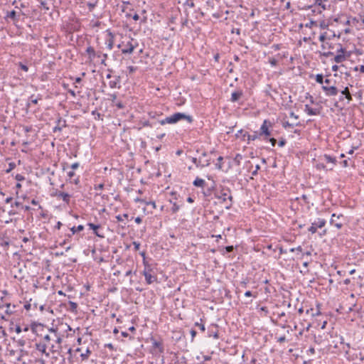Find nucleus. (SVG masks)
I'll return each instance as SVG.
<instances>
[{"label":"nucleus","instance_id":"f257e3e1","mask_svg":"<svg viewBox=\"0 0 364 364\" xmlns=\"http://www.w3.org/2000/svg\"><path fill=\"white\" fill-rule=\"evenodd\" d=\"M214 197L218 199L220 203H227L225 206L226 209H230L233 203V198L231 195V190L230 188L225 186H220L214 193Z\"/></svg>","mask_w":364,"mask_h":364},{"label":"nucleus","instance_id":"f03ea898","mask_svg":"<svg viewBox=\"0 0 364 364\" xmlns=\"http://www.w3.org/2000/svg\"><path fill=\"white\" fill-rule=\"evenodd\" d=\"M183 119H186L190 123L193 122V118L191 116L181 112H176L164 119H159L158 123H159L161 125H165L166 124H176Z\"/></svg>","mask_w":364,"mask_h":364},{"label":"nucleus","instance_id":"7ed1b4c3","mask_svg":"<svg viewBox=\"0 0 364 364\" xmlns=\"http://www.w3.org/2000/svg\"><path fill=\"white\" fill-rule=\"evenodd\" d=\"M90 61L94 60L95 58L100 59V63L105 66L107 65L106 60L108 58L107 53H104L100 50H95L92 46H88L85 50Z\"/></svg>","mask_w":364,"mask_h":364},{"label":"nucleus","instance_id":"20e7f679","mask_svg":"<svg viewBox=\"0 0 364 364\" xmlns=\"http://www.w3.org/2000/svg\"><path fill=\"white\" fill-rule=\"evenodd\" d=\"M134 40L132 38L130 41H128L126 43L123 41L122 43L119 44L117 47L121 48L122 53L123 54H130L132 53L134 48L138 46V43L135 41L133 43Z\"/></svg>","mask_w":364,"mask_h":364},{"label":"nucleus","instance_id":"39448f33","mask_svg":"<svg viewBox=\"0 0 364 364\" xmlns=\"http://www.w3.org/2000/svg\"><path fill=\"white\" fill-rule=\"evenodd\" d=\"M341 220H343V215L342 214L336 215V213H333L331 215L330 224L336 227L338 230H340L343 226V223Z\"/></svg>","mask_w":364,"mask_h":364},{"label":"nucleus","instance_id":"423d86ee","mask_svg":"<svg viewBox=\"0 0 364 364\" xmlns=\"http://www.w3.org/2000/svg\"><path fill=\"white\" fill-rule=\"evenodd\" d=\"M240 136H242L243 140L247 138L248 144L250 141H254L258 138V134L257 132H255L254 134H250L248 132H245L243 129H240L235 134L237 138H239Z\"/></svg>","mask_w":364,"mask_h":364},{"label":"nucleus","instance_id":"0eeeda50","mask_svg":"<svg viewBox=\"0 0 364 364\" xmlns=\"http://www.w3.org/2000/svg\"><path fill=\"white\" fill-rule=\"evenodd\" d=\"M326 220L323 218H318L317 221H314L311 223V225L309 228L308 230L314 234L317 231V228H322L326 225Z\"/></svg>","mask_w":364,"mask_h":364},{"label":"nucleus","instance_id":"6e6552de","mask_svg":"<svg viewBox=\"0 0 364 364\" xmlns=\"http://www.w3.org/2000/svg\"><path fill=\"white\" fill-rule=\"evenodd\" d=\"M271 126H272V124L269 120H267V119L264 120L262 124L261 125V127L259 129V133L258 134V136H262V135H264L266 136H270L271 132L269 130V127H271Z\"/></svg>","mask_w":364,"mask_h":364},{"label":"nucleus","instance_id":"1a4fd4ad","mask_svg":"<svg viewBox=\"0 0 364 364\" xmlns=\"http://www.w3.org/2000/svg\"><path fill=\"white\" fill-rule=\"evenodd\" d=\"M191 161L196 166V167H206L210 164V159H202V157H200L198 159L195 157L191 158Z\"/></svg>","mask_w":364,"mask_h":364},{"label":"nucleus","instance_id":"9d476101","mask_svg":"<svg viewBox=\"0 0 364 364\" xmlns=\"http://www.w3.org/2000/svg\"><path fill=\"white\" fill-rule=\"evenodd\" d=\"M322 90L326 96H336L338 92V90L334 85H323Z\"/></svg>","mask_w":364,"mask_h":364},{"label":"nucleus","instance_id":"9b49d317","mask_svg":"<svg viewBox=\"0 0 364 364\" xmlns=\"http://www.w3.org/2000/svg\"><path fill=\"white\" fill-rule=\"evenodd\" d=\"M52 196L62 199L67 205L70 203L71 196L67 193L56 191Z\"/></svg>","mask_w":364,"mask_h":364},{"label":"nucleus","instance_id":"f8f14e48","mask_svg":"<svg viewBox=\"0 0 364 364\" xmlns=\"http://www.w3.org/2000/svg\"><path fill=\"white\" fill-rule=\"evenodd\" d=\"M336 36V35L333 31H331L329 33L328 32H323L320 35L319 41L324 43L326 40H331Z\"/></svg>","mask_w":364,"mask_h":364},{"label":"nucleus","instance_id":"ddd939ff","mask_svg":"<svg viewBox=\"0 0 364 364\" xmlns=\"http://www.w3.org/2000/svg\"><path fill=\"white\" fill-rule=\"evenodd\" d=\"M243 96V91L241 89H237L232 92L230 101L232 102H236Z\"/></svg>","mask_w":364,"mask_h":364},{"label":"nucleus","instance_id":"4468645a","mask_svg":"<svg viewBox=\"0 0 364 364\" xmlns=\"http://www.w3.org/2000/svg\"><path fill=\"white\" fill-rule=\"evenodd\" d=\"M57 125L53 128V133L57 132H61L63 127H66V121L63 120L61 117H59L56 121Z\"/></svg>","mask_w":364,"mask_h":364},{"label":"nucleus","instance_id":"2eb2a0df","mask_svg":"<svg viewBox=\"0 0 364 364\" xmlns=\"http://www.w3.org/2000/svg\"><path fill=\"white\" fill-rule=\"evenodd\" d=\"M114 35L111 32H109L108 33V37L107 38V39L105 41L106 47L109 50H111L114 47Z\"/></svg>","mask_w":364,"mask_h":364},{"label":"nucleus","instance_id":"dca6fc26","mask_svg":"<svg viewBox=\"0 0 364 364\" xmlns=\"http://www.w3.org/2000/svg\"><path fill=\"white\" fill-rule=\"evenodd\" d=\"M87 226L90 228V229L94 231V234L101 238H103L105 236L103 234H100L98 232V229L101 228L100 225H95L91 223H87Z\"/></svg>","mask_w":364,"mask_h":364},{"label":"nucleus","instance_id":"f3484780","mask_svg":"<svg viewBox=\"0 0 364 364\" xmlns=\"http://www.w3.org/2000/svg\"><path fill=\"white\" fill-rule=\"evenodd\" d=\"M36 349L43 353H44L46 356H48V353L46 352L47 343H42L41 341L36 343Z\"/></svg>","mask_w":364,"mask_h":364},{"label":"nucleus","instance_id":"a211bd4d","mask_svg":"<svg viewBox=\"0 0 364 364\" xmlns=\"http://www.w3.org/2000/svg\"><path fill=\"white\" fill-rule=\"evenodd\" d=\"M5 18L7 20L8 18H10L11 21H13L14 23L18 21L19 20V15H17V13L16 11L13 10L10 12H7V14L5 17Z\"/></svg>","mask_w":364,"mask_h":364},{"label":"nucleus","instance_id":"6ab92c4d","mask_svg":"<svg viewBox=\"0 0 364 364\" xmlns=\"http://www.w3.org/2000/svg\"><path fill=\"white\" fill-rule=\"evenodd\" d=\"M215 190H217V188H215V183L213 181L210 187L203 191V194L205 197H209L213 193H215Z\"/></svg>","mask_w":364,"mask_h":364},{"label":"nucleus","instance_id":"aec40b11","mask_svg":"<svg viewBox=\"0 0 364 364\" xmlns=\"http://www.w3.org/2000/svg\"><path fill=\"white\" fill-rule=\"evenodd\" d=\"M304 111L308 115L310 116L317 115L320 113L318 109H314L311 107L309 105H305Z\"/></svg>","mask_w":364,"mask_h":364},{"label":"nucleus","instance_id":"412c9836","mask_svg":"<svg viewBox=\"0 0 364 364\" xmlns=\"http://www.w3.org/2000/svg\"><path fill=\"white\" fill-rule=\"evenodd\" d=\"M142 274L144 276L145 280L148 284H151L156 280V277L152 275L151 272L147 273L146 272H143Z\"/></svg>","mask_w":364,"mask_h":364},{"label":"nucleus","instance_id":"4be33fe9","mask_svg":"<svg viewBox=\"0 0 364 364\" xmlns=\"http://www.w3.org/2000/svg\"><path fill=\"white\" fill-rule=\"evenodd\" d=\"M119 84H120V77L119 76L114 77V80H112L109 82V86L111 88H116V87L119 88L120 87Z\"/></svg>","mask_w":364,"mask_h":364},{"label":"nucleus","instance_id":"5701e85b","mask_svg":"<svg viewBox=\"0 0 364 364\" xmlns=\"http://www.w3.org/2000/svg\"><path fill=\"white\" fill-rule=\"evenodd\" d=\"M205 180L199 178V177H196V179L193 181V185L196 187H201V188H204L205 185Z\"/></svg>","mask_w":364,"mask_h":364},{"label":"nucleus","instance_id":"b1692460","mask_svg":"<svg viewBox=\"0 0 364 364\" xmlns=\"http://www.w3.org/2000/svg\"><path fill=\"white\" fill-rule=\"evenodd\" d=\"M143 264L144 266V269L143 272H146L147 273L151 272L154 269V267L151 264H149L146 259H144L143 261Z\"/></svg>","mask_w":364,"mask_h":364},{"label":"nucleus","instance_id":"393cba45","mask_svg":"<svg viewBox=\"0 0 364 364\" xmlns=\"http://www.w3.org/2000/svg\"><path fill=\"white\" fill-rule=\"evenodd\" d=\"M163 114L161 112H149V118L151 119H156L158 122L159 119H162Z\"/></svg>","mask_w":364,"mask_h":364},{"label":"nucleus","instance_id":"a878e982","mask_svg":"<svg viewBox=\"0 0 364 364\" xmlns=\"http://www.w3.org/2000/svg\"><path fill=\"white\" fill-rule=\"evenodd\" d=\"M39 328L43 329V325H42L41 323H36V322H33L31 324V330L33 333H37Z\"/></svg>","mask_w":364,"mask_h":364},{"label":"nucleus","instance_id":"bb28decb","mask_svg":"<svg viewBox=\"0 0 364 364\" xmlns=\"http://www.w3.org/2000/svg\"><path fill=\"white\" fill-rule=\"evenodd\" d=\"M323 159L327 162V163H331L333 164V165H336V163H337V161H336V159L335 157H333L330 155H328V154H324L323 156Z\"/></svg>","mask_w":364,"mask_h":364},{"label":"nucleus","instance_id":"cd10ccee","mask_svg":"<svg viewBox=\"0 0 364 364\" xmlns=\"http://www.w3.org/2000/svg\"><path fill=\"white\" fill-rule=\"evenodd\" d=\"M49 331L52 333H53L54 337L55 338V342L58 344H60L62 343V338L58 335V331L56 329H54L53 328H51L49 329Z\"/></svg>","mask_w":364,"mask_h":364},{"label":"nucleus","instance_id":"c85d7f7f","mask_svg":"<svg viewBox=\"0 0 364 364\" xmlns=\"http://www.w3.org/2000/svg\"><path fill=\"white\" fill-rule=\"evenodd\" d=\"M152 346L153 347L156 348H158L159 349V351L160 353H163L164 352V346H163V344L161 341H158L156 340H152Z\"/></svg>","mask_w":364,"mask_h":364},{"label":"nucleus","instance_id":"c756f323","mask_svg":"<svg viewBox=\"0 0 364 364\" xmlns=\"http://www.w3.org/2000/svg\"><path fill=\"white\" fill-rule=\"evenodd\" d=\"M68 305H69V310L73 313H76L77 312V304L76 302H74V301H70L68 302Z\"/></svg>","mask_w":364,"mask_h":364},{"label":"nucleus","instance_id":"7c9ffc66","mask_svg":"<svg viewBox=\"0 0 364 364\" xmlns=\"http://www.w3.org/2000/svg\"><path fill=\"white\" fill-rule=\"evenodd\" d=\"M84 230V226L82 225H79L78 226L75 227L73 226L70 228L71 235H74L77 232L82 231Z\"/></svg>","mask_w":364,"mask_h":364},{"label":"nucleus","instance_id":"2f4dec72","mask_svg":"<svg viewBox=\"0 0 364 364\" xmlns=\"http://www.w3.org/2000/svg\"><path fill=\"white\" fill-rule=\"evenodd\" d=\"M346 60V56L344 54H337L334 57V61L337 63H342Z\"/></svg>","mask_w":364,"mask_h":364},{"label":"nucleus","instance_id":"473e14b6","mask_svg":"<svg viewBox=\"0 0 364 364\" xmlns=\"http://www.w3.org/2000/svg\"><path fill=\"white\" fill-rule=\"evenodd\" d=\"M129 217L128 214L124 213L122 215H118L115 218L118 222H124L125 219H127Z\"/></svg>","mask_w":364,"mask_h":364},{"label":"nucleus","instance_id":"72a5a7b5","mask_svg":"<svg viewBox=\"0 0 364 364\" xmlns=\"http://www.w3.org/2000/svg\"><path fill=\"white\" fill-rule=\"evenodd\" d=\"M141 123H142V126L144 127H153L155 125V124H156V122H151L149 120H145V121L142 122Z\"/></svg>","mask_w":364,"mask_h":364},{"label":"nucleus","instance_id":"f704fd0d","mask_svg":"<svg viewBox=\"0 0 364 364\" xmlns=\"http://www.w3.org/2000/svg\"><path fill=\"white\" fill-rule=\"evenodd\" d=\"M242 159V156L240 154H237L234 158V161L236 165L240 166L241 160Z\"/></svg>","mask_w":364,"mask_h":364},{"label":"nucleus","instance_id":"c9c22d12","mask_svg":"<svg viewBox=\"0 0 364 364\" xmlns=\"http://www.w3.org/2000/svg\"><path fill=\"white\" fill-rule=\"evenodd\" d=\"M53 339V338H52L50 335H46L43 336V341L41 342L47 343V346H48L49 345L50 341Z\"/></svg>","mask_w":364,"mask_h":364},{"label":"nucleus","instance_id":"e433bc0d","mask_svg":"<svg viewBox=\"0 0 364 364\" xmlns=\"http://www.w3.org/2000/svg\"><path fill=\"white\" fill-rule=\"evenodd\" d=\"M90 353H91V350L89 348H87L85 353H82L80 355V356H81L82 360H87V359H88Z\"/></svg>","mask_w":364,"mask_h":364},{"label":"nucleus","instance_id":"4c0bfd02","mask_svg":"<svg viewBox=\"0 0 364 364\" xmlns=\"http://www.w3.org/2000/svg\"><path fill=\"white\" fill-rule=\"evenodd\" d=\"M316 81L319 84H323L324 80L323 74H317L316 75Z\"/></svg>","mask_w":364,"mask_h":364},{"label":"nucleus","instance_id":"58836bf2","mask_svg":"<svg viewBox=\"0 0 364 364\" xmlns=\"http://www.w3.org/2000/svg\"><path fill=\"white\" fill-rule=\"evenodd\" d=\"M184 6H188L189 8H193L195 6V4L193 0H186L183 4Z\"/></svg>","mask_w":364,"mask_h":364},{"label":"nucleus","instance_id":"ea45409f","mask_svg":"<svg viewBox=\"0 0 364 364\" xmlns=\"http://www.w3.org/2000/svg\"><path fill=\"white\" fill-rule=\"evenodd\" d=\"M180 209V205H178L176 203H173V206L171 208V212L173 213H177Z\"/></svg>","mask_w":364,"mask_h":364},{"label":"nucleus","instance_id":"a19ab883","mask_svg":"<svg viewBox=\"0 0 364 364\" xmlns=\"http://www.w3.org/2000/svg\"><path fill=\"white\" fill-rule=\"evenodd\" d=\"M316 25H317L316 21H315L314 20H311L309 22H308L305 24V27L311 28L313 26H316Z\"/></svg>","mask_w":364,"mask_h":364},{"label":"nucleus","instance_id":"79ce46f5","mask_svg":"<svg viewBox=\"0 0 364 364\" xmlns=\"http://www.w3.org/2000/svg\"><path fill=\"white\" fill-rule=\"evenodd\" d=\"M223 160V156H219L218 158V163L215 164V166L218 169H221L222 168V161Z\"/></svg>","mask_w":364,"mask_h":364},{"label":"nucleus","instance_id":"37998d69","mask_svg":"<svg viewBox=\"0 0 364 364\" xmlns=\"http://www.w3.org/2000/svg\"><path fill=\"white\" fill-rule=\"evenodd\" d=\"M96 5H97V1H95V3L88 2L87 4V6L90 11H92L95 8Z\"/></svg>","mask_w":364,"mask_h":364},{"label":"nucleus","instance_id":"c03bdc74","mask_svg":"<svg viewBox=\"0 0 364 364\" xmlns=\"http://www.w3.org/2000/svg\"><path fill=\"white\" fill-rule=\"evenodd\" d=\"M41 8L45 11H48L50 8L48 6V4L46 1L41 2Z\"/></svg>","mask_w":364,"mask_h":364},{"label":"nucleus","instance_id":"a18cd8bd","mask_svg":"<svg viewBox=\"0 0 364 364\" xmlns=\"http://www.w3.org/2000/svg\"><path fill=\"white\" fill-rule=\"evenodd\" d=\"M269 62L270 63V65L272 66V67H275L278 64V61L277 60H276L275 58H271L269 59Z\"/></svg>","mask_w":364,"mask_h":364},{"label":"nucleus","instance_id":"49530a36","mask_svg":"<svg viewBox=\"0 0 364 364\" xmlns=\"http://www.w3.org/2000/svg\"><path fill=\"white\" fill-rule=\"evenodd\" d=\"M18 65L19 66V68H21V70H23L25 72H27L28 70V66L22 63L21 62H19Z\"/></svg>","mask_w":364,"mask_h":364},{"label":"nucleus","instance_id":"de8ad7c7","mask_svg":"<svg viewBox=\"0 0 364 364\" xmlns=\"http://www.w3.org/2000/svg\"><path fill=\"white\" fill-rule=\"evenodd\" d=\"M354 70L359 71L361 73H364V65H361L359 67L356 66L354 68Z\"/></svg>","mask_w":364,"mask_h":364},{"label":"nucleus","instance_id":"09e8293b","mask_svg":"<svg viewBox=\"0 0 364 364\" xmlns=\"http://www.w3.org/2000/svg\"><path fill=\"white\" fill-rule=\"evenodd\" d=\"M115 106L119 109H124L125 107L124 103L121 101L117 102Z\"/></svg>","mask_w":364,"mask_h":364},{"label":"nucleus","instance_id":"8fccbe9b","mask_svg":"<svg viewBox=\"0 0 364 364\" xmlns=\"http://www.w3.org/2000/svg\"><path fill=\"white\" fill-rule=\"evenodd\" d=\"M17 345L20 347H23L26 345V341L24 339H18L16 341Z\"/></svg>","mask_w":364,"mask_h":364},{"label":"nucleus","instance_id":"3c124183","mask_svg":"<svg viewBox=\"0 0 364 364\" xmlns=\"http://www.w3.org/2000/svg\"><path fill=\"white\" fill-rule=\"evenodd\" d=\"M15 178L18 181H23L25 180V177L21 174H16Z\"/></svg>","mask_w":364,"mask_h":364},{"label":"nucleus","instance_id":"603ef678","mask_svg":"<svg viewBox=\"0 0 364 364\" xmlns=\"http://www.w3.org/2000/svg\"><path fill=\"white\" fill-rule=\"evenodd\" d=\"M195 326H198L202 331H205V325L203 324V323H198V322H196L195 323Z\"/></svg>","mask_w":364,"mask_h":364},{"label":"nucleus","instance_id":"864d4df0","mask_svg":"<svg viewBox=\"0 0 364 364\" xmlns=\"http://www.w3.org/2000/svg\"><path fill=\"white\" fill-rule=\"evenodd\" d=\"M321 48L323 50H326L327 48H332V46L328 43H323V44L321 45Z\"/></svg>","mask_w":364,"mask_h":364},{"label":"nucleus","instance_id":"5fc2aeb1","mask_svg":"<svg viewBox=\"0 0 364 364\" xmlns=\"http://www.w3.org/2000/svg\"><path fill=\"white\" fill-rule=\"evenodd\" d=\"M319 26H320V28H321V29H327V28H328V24H327L324 21H321V22L320 23Z\"/></svg>","mask_w":364,"mask_h":364},{"label":"nucleus","instance_id":"6e6d98bb","mask_svg":"<svg viewBox=\"0 0 364 364\" xmlns=\"http://www.w3.org/2000/svg\"><path fill=\"white\" fill-rule=\"evenodd\" d=\"M225 252H232L234 250V247L232 245L226 246L224 248Z\"/></svg>","mask_w":364,"mask_h":364},{"label":"nucleus","instance_id":"4d7b16f0","mask_svg":"<svg viewBox=\"0 0 364 364\" xmlns=\"http://www.w3.org/2000/svg\"><path fill=\"white\" fill-rule=\"evenodd\" d=\"M260 169V166L259 164L255 166V169L252 172V176H257L258 171Z\"/></svg>","mask_w":364,"mask_h":364},{"label":"nucleus","instance_id":"13d9d810","mask_svg":"<svg viewBox=\"0 0 364 364\" xmlns=\"http://www.w3.org/2000/svg\"><path fill=\"white\" fill-rule=\"evenodd\" d=\"M341 92L343 95L346 96L350 93V91L348 87H346Z\"/></svg>","mask_w":364,"mask_h":364},{"label":"nucleus","instance_id":"bf43d9fd","mask_svg":"<svg viewBox=\"0 0 364 364\" xmlns=\"http://www.w3.org/2000/svg\"><path fill=\"white\" fill-rule=\"evenodd\" d=\"M294 126V124H291L289 122H283V127L286 129L287 127H293Z\"/></svg>","mask_w":364,"mask_h":364},{"label":"nucleus","instance_id":"052dcab7","mask_svg":"<svg viewBox=\"0 0 364 364\" xmlns=\"http://www.w3.org/2000/svg\"><path fill=\"white\" fill-rule=\"evenodd\" d=\"M134 200H135V202L148 204V201H146L145 199H143V198H136Z\"/></svg>","mask_w":364,"mask_h":364},{"label":"nucleus","instance_id":"680f3d73","mask_svg":"<svg viewBox=\"0 0 364 364\" xmlns=\"http://www.w3.org/2000/svg\"><path fill=\"white\" fill-rule=\"evenodd\" d=\"M245 296H247V297H250V296H253L255 298H256V297H257V294H253L252 293V291H247L245 293Z\"/></svg>","mask_w":364,"mask_h":364},{"label":"nucleus","instance_id":"e2e57ef3","mask_svg":"<svg viewBox=\"0 0 364 364\" xmlns=\"http://www.w3.org/2000/svg\"><path fill=\"white\" fill-rule=\"evenodd\" d=\"M23 131L26 132V133H28L30 132H31L32 130V127L31 126H24L23 127Z\"/></svg>","mask_w":364,"mask_h":364},{"label":"nucleus","instance_id":"0e129e2a","mask_svg":"<svg viewBox=\"0 0 364 364\" xmlns=\"http://www.w3.org/2000/svg\"><path fill=\"white\" fill-rule=\"evenodd\" d=\"M286 143H287V141L284 139H282L279 141L278 145L280 147H282L286 144Z\"/></svg>","mask_w":364,"mask_h":364},{"label":"nucleus","instance_id":"69168bd1","mask_svg":"<svg viewBox=\"0 0 364 364\" xmlns=\"http://www.w3.org/2000/svg\"><path fill=\"white\" fill-rule=\"evenodd\" d=\"M104 188V184L103 183H100L98 185H95V190L97 191V190H102Z\"/></svg>","mask_w":364,"mask_h":364},{"label":"nucleus","instance_id":"338daca9","mask_svg":"<svg viewBox=\"0 0 364 364\" xmlns=\"http://www.w3.org/2000/svg\"><path fill=\"white\" fill-rule=\"evenodd\" d=\"M286 341V336H282L277 338V342L282 343Z\"/></svg>","mask_w":364,"mask_h":364},{"label":"nucleus","instance_id":"774afa93","mask_svg":"<svg viewBox=\"0 0 364 364\" xmlns=\"http://www.w3.org/2000/svg\"><path fill=\"white\" fill-rule=\"evenodd\" d=\"M105 347L107 348H109L111 350H114V347L113 344L110 343H106L105 345Z\"/></svg>","mask_w":364,"mask_h":364}]
</instances>
